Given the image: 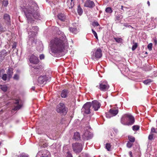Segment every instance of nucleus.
Instances as JSON below:
<instances>
[{
  "label": "nucleus",
  "mask_w": 157,
  "mask_h": 157,
  "mask_svg": "<svg viewBox=\"0 0 157 157\" xmlns=\"http://www.w3.org/2000/svg\"><path fill=\"white\" fill-rule=\"evenodd\" d=\"M51 49L54 53H58L62 52L68 47L67 40L63 32L60 33V35L51 41Z\"/></svg>",
  "instance_id": "nucleus-1"
},
{
  "label": "nucleus",
  "mask_w": 157,
  "mask_h": 157,
  "mask_svg": "<svg viewBox=\"0 0 157 157\" xmlns=\"http://www.w3.org/2000/svg\"><path fill=\"white\" fill-rule=\"evenodd\" d=\"M38 8L36 5L34 4L30 7L26 8L24 12L29 23H33L34 19L40 20L41 18L38 11Z\"/></svg>",
  "instance_id": "nucleus-2"
},
{
  "label": "nucleus",
  "mask_w": 157,
  "mask_h": 157,
  "mask_svg": "<svg viewBox=\"0 0 157 157\" xmlns=\"http://www.w3.org/2000/svg\"><path fill=\"white\" fill-rule=\"evenodd\" d=\"M135 122L134 117L130 114H126L123 115L121 119V123L124 125H131Z\"/></svg>",
  "instance_id": "nucleus-3"
},
{
  "label": "nucleus",
  "mask_w": 157,
  "mask_h": 157,
  "mask_svg": "<svg viewBox=\"0 0 157 157\" xmlns=\"http://www.w3.org/2000/svg\"><path fill=\"white\" fill-rule=\"evenodd\" d=\"M56 111L60 113L66 114L67 111V108L64 104L60 102L57 106Z\"/></svg>",
  "instance_id": "nucleus-4"
},
{
  "label": "nucleus",
  "mask_w": 157,
  "mask_h": 157,
  "mask_svg": "<svg viewBox=\"0 0 157 157\" xmlns=\"http://www.w3.org/2000/svg\"><path fill=\"white\" fill-rule=\"evenodd\" d=\"M83 144L79 143H76L72 144L73 151L76 154L80 152L83 149Z\"/></svg>",
  "instance_id": "nucleus-5"
},
{
  "label": "nucleus",
  "mask_w": 157,
  "mask_h": 157,
  "mask_svg": "<svg viewBox=\"0 0 157 157\" xmlns=\"http://www.w3.org/2000/svg\"><path fill=\"white\" fill-rule=\"evenodd\" d=\"M92 59H98L101 58L102 56V51L100 48H98L94 50L91 52Z\"/></svg>",
  "instance_id": "nucleus-6"
},
{
  "label": "nucleus",
  "mask_w": 157,
  "mask_h": 157,
  "mask_svg": "<svg viewBox=\"0 0 157 157\" xmlns=\"http://www.w3.org/2000/svg\"><path fill=\"white\" fill-rule=\"evenodd\" d=\"M92 106V104L91 102H87L83 106L82 109V112H83L84 114H90V108Z\"/></svg>",
  "instance_id": "nucleus-7"
},
{
  "label": "nucleus",
  "mask_w": 157,
  "mask_h": 157,
  "mask_svg": "<svg viewBox=\"0 0 157 157\" xmlns=\"http://www.w3.org/2000/svg\"><path fill=\"white\" fill-rule=\"evenodd\" d=\"M36 157H50V155L48 150H42L38 152Z\"/></svg>",
  "instance_id": "nucleus-8"
},
{
  "label": "nucleus",
  "mask_w": 157,
  "mask_h": 157,
  "mask_svg": "<svg viewBox=\"0 0 157 157\" xmlns=\"http://www.w3.org/2000/svg\"><path fill=\"white\" fill-rule=\"evenodd\" d=\"M109 88V86L106 81H101L99 83V89L101 90L105 91Z\"/></svg>",
  "instance_id": "nucleus-9"
},
{
  "label": "nucleus",
  "mask_w": 157,
  "mask_h": 157,
  "mask_svg": "<svg viewBox=\"0 0 157 157\" xmlns=\"http://www.w3.org/2000/svg\"><path fill=\"white\" fill-rule=\"evenodd\" d=\"M118 111L117 109H111L109 110V112L106 113V116L107 118H110L111 117L115 116L117 115Z\"/></svg>",
  "instance_id": "nucleus-10"
},
{
  "label": "nucleus",
  "mask_w": 157,
  "mask_h": 157,
  "mask_svg": "<svg viewBox=\"0 0 157 157\" xmlns=\"http://www.w3.org/2000/svg\"><path fill=\"white\" fill-rule=\"evenodd\" d=\"M93 136V134L87 129L84 131L82 137L84 140H88L91 139Z\"/></svg>",
  "instance_id": "nucleus-11"
},
{
  "label": "nucleus",
  "mask_w": 157,
  "mask_h": 157,
  "mask_svg": "<svg viewBox=\"0 0 157 157\" xmlns=\"http://www.w3.org/2000/svg\"><path fill=\"white\" fill-rule=\"evenodd\" d=\"M27 30L29 32L28 33L29 35H31L30 33H32V35L31 36L33 37L35 35V33H37L38 31L39 28L37 26H36L30 27L29 28H28Z\"/></svg>",
  "instance_id": "nucleus-12"
},
{
  "label": "nucleus",
  "mask_w": 157,
  "mask_h": 157,
  "mask_svg": "<svg viewBox=\"0 0 157 157\" xmlns=\"http://www.w3.org/2000/svg\"><path fill=\"white\" fill-rule=\"evenodd\" d=\"M47 80V78L45 75H41L37 79V81L39 85L45 84Z\"/></svg>",
  "instance_id": "nucleus-13"
},
{
  "label": "nucleus",
  "mask_w": 157,
  "mask_h": 157,
  "mask_svg": "<svg viewBox=\"0 0 157 157\" xmlns=\"http://www.w3.org/2000/svg\"><path fill=\"white\" fill-rule=\"evenodd\" d=\"M29 60L31 63L35 64H38L39 62V60L38 56H36L33 54L31 55L30 56Z\"/></svg>",
  "instance_id": "nucleus-14"
},
{
  "label": "nucleus",
  "mask_w": 157,
  "mask_h": 157,
  "mask_svg": "<svg viewBox=\"0 0 157 157\" xmlns=\"http://www.w3.org/2000/svg\"><path fill=\"white\" fill-rule=\"evenodd\" d=\"M92 106L94 110L96 111L98 110L100 108L101 104L96 100H94L91 102Z\"/></svg>",
  "instance_id": "nucleus-15"
},
{
  "label": "nucleus",
  "mask_w": 157,
  "mask_h": 157,
  "mask_svg": "<svg viewBox=\"0 0 157 157\" xmlns=\"http://www.w3.org/2000/svg\"><path fill=\"white\" fill-rule=\"evenodd\" d=\"M84 6L90 8H92L95 6L94 2L90 0H86L85 2Z\"/></svg>",
  "instance_id": "nucleus-16"
},
{
  "label": "nucleus",
  "mask_w": 157,
  "mask_h": 157,
  "mask_svg": "<svg viewBox=\"0 0 157 157\" xmlns=\"http://www.w3.org/2000/svg\"><path fill=\"white\" fill-rule=\"evenodd\" d=\"M3 19L5 23L7 25H10L11 23L10 16L8 14H5L3 16Z\"/></svg>",
  "instance_id": "nucleus-17"
},
{
  "label": "nucleus",
  "mask_w": 157,
  "mask_h": 157,
  "mask_svg": "<svg viewBox=\"0 0 157 157\" xmlns=\"http://www.w3.org/2000/svg\"><path fill=\"white\" fill-rule=\"evenodd\" d=\"M13 69L11 67H9L6 72L8 75V80H10V78L12 77L13 74Z\"/></svg>",
  "instance_id": "nucleus-18"
},
{
  "label": "nucleus",
  "mask_w": 157,
  "mask_h": 157,
  "mask_svg": "<svg viewBox=\"0 0 157 157\" xmlns=\"http://www.w3.org/2000/svg\"><path fill=\"white\" fill-rule=\"evenodd\" d=\"M20 100L17 99L15 100L14 101V103L16 105L15 107L14 108V110H16L19 109L21 107V105L20 104Z\"/></svg>",
  "instance_id": "nucleus-19"
},
{
  "label": "nucleus",
  "mask_w": 157,
  "mask_h": 157,
  "mask_svg": "<svg viewBox=\"0 0 157 157\" xmlns=\"http://www.w3.org/2000/svg\"><path fill=\"white\" fill-rule=\"evenodd\" d=\"M7 55V52L5 49L0 52V60L2 61Z\"/></svg>",
  "instance_id": "nucleus-20"
},
{
  "label": "nucleus",
  "mask_w": 157,
  "mask_h": 157,
  "mask_svg": "<svg viewBox=\"0 0 157 157\" xmlns=\"http://www.w3.org/2000/svg\"><path fill=\"white\" fill-rule=\"evenodd\" d=\"M58 18L60 20L64 21L67 18L66 16L63 13H59L57 16Z\"/></svg>",
  "instance_id": "nucleus-21"
},
{
  "label": "nucleus",
  "mask_w": 157,
  "mask_h": 157,
  "mask_svg": "<svg viewBox=\"0 0 157 157\" xmlns=\"http://www.w3.org/2000/svg\"><path fill=\"white\" fill-rule=\"evenodd\" d=\"M75 0H68L67 2V5L69 9L72 8L74 6Z\"/></svg>",
  "instance_id": "nucleus-22"
},
{
  "label": "nucleus",
  "mask_w": 157,
  "mask_h": 157,
  "mask_svg": "<svg viewBox=\"0 0 157 157\" xmlns=\"http://www.w3.org/2000/svg\"><path fill=\"white\" fill-rule=\"evenodd\" d=\"M69 92L67 90H63L61 92V96L62 98H66Z\"/></svg>",
  "instance_id": "nucleus-23"
},
{
  "label": "nucleus",
  "mask_w": 157,
  "mask_h": 157,
  "mask_svg": "<svg viewBox=\"0 0 157 157\" xmlns=\"http://www.w3.org/2000/svg\"><path fill=\"white\" fill-rule=\"evenodd\" d=\"M34 69L33 70V72L34 74L35 75H37L39 73L40 67L39 66H36L33 67Z\"/></svg>",
  "instance_id": "nucleus-24"
},
{
  "label": "nucleus",
  "mask_w": 157,
  "mask_h": 157,
  "mask_svg": "<svg viewBox=\"0 0 157 157\" xmlns=\"http://www.w3.org/2000/svg\"><path fill=\"white\" fill-rule=\"evenodd\" d=\"M80 135L79 133L78 132H76L74 133L73 138L76 140H79L80 139Z\"/></svg>",
  "instance_id": "nucleus-25"
},
{
  "label": "nucleus",
  "mask_w": 157,
  "mask_h": 157,
  "mask_svg": "<svg viewBox=\"0 0 157 157\" xmlns=\"http://www.w3.org/2000/svg\"><path fill=\"white\" fill-rule=\"evenodd\" d=\"M39 144L41 147H46L48 145V144L46 143L45 142H42V141H40Z\"/></svg>",
  "instance_id": "nucleus-26"
},
{
  "label": "nucleus",
  "mask_w": 157,
  "mask_h": 157,
  "mask_svg": "<svg viewBox=\"0 0 157 157\" xmlns=\"http://www.w3.org/2000/svg\"><path fill=\"white\" fill-rule=\"evenodd\" d=\"M64 153L66 157H73L72 154L68 151H64Z\"/></svg>",
  "instance_id": "nucleus-27"
},
{
  "label": "nucleus",
  "mask_w": 157,
  "mask_h": 157,
  "mask_svg": "<svg viewBox=\"0 0 157 157\" xmlns=\"http://www.w3.org/2000/svg\"><path fill=\"white\" fill-rule=\"evenodd\" d=\"M70 31L73 34H76L77 32V30L76 28H70L69 29Z\"/></svg>",
  "instance_id": "nucleus-28"
},
{
  "label": "nucleus",
  "mask_w": 157,
  "mask_h": 157,
  "mask_svg": "<svg viewBox=\"0 0 157 157\" xmlns=\"http://www.w3.org/2000/svg\"><path fill=\"white\" fill-rule=\"evenodd\" d=\"M77 12L80 15H81L83 13V10L79 6H78V7Z\"/></svg>",
  "instance_id": "nucleus-29"
},
{
  "label": "nucleus",
  "mask_w": 157,
  "mask_h": 157,
  "mask_svg": "<svg viewBox=\"0 0 157 157\" xmlns=\"http://www.w3.org/2000/svg\"><path fill=\"white\" fill-rule=\"evenodd\" d=\"M122 18L123 17L121 14H117L115 16V20H119L122 19Z\"/></svg>",
  "instance_id": "nucleus-30"
},
{
  "label": "nucleus",
  "mask_w": 157,
  "mask_h": 157,
  "mask_svg": "<svg viewBox=\"0 0 157 157\" xmlns=\"http://www.w3.org/2000/svg\"><path fill=\"white\" fill-rule=\"evenodd\" d=\"M114 39L115 41L118 43H121L123 41V39L119 37H114Z\"/></svg>",
  "instance_id": "nucleus-31"
},
{
  "label": "nucleus",
  "mask_w": 157,
  "mask_h": 157,
  "mask_svg": "<svg viewBox=\"0 0 157 157\" xmlns=\"http://www.w3.org/2000/svg\"><path fill=\"white\" fill-rule=\"evenodd\" d=\"M128 139L129 141V142L133 143L135 141V138L133 136H128Z\"/></svg>",
  "instance_id": "nucleus-32"
},
{
  "label": "nucleus",
  "mask_w": 157,
  "mask_h": 157,
  "mask_svg": "<svg viewBox=\"0 0 157 157\" xmlns=\"http://www.w3.org/2000/svg\"><path fill=\"white\" fill-rule=\"evenodd\" d=\"M2 78L4 81L8 80V75L6 74H3L1 77Z\"/></svg>",
  "instance_id": "nucleus-33"
},
{
  "label": "nucleus",
  "mask_w": 157,
  "mask_h": 157,
  "mask_svg": "<svg viewBox=\"0 0 157 157\" xmlns=\"http://www.w3.org/2000/svg\"><path fill=\"white\" fill-rule=\"evenodd\" d=\"M1 88L3 91L6 92L7 90L8 87L6 85H4L2 86Z\"/></svg>",
  "instance_id": "nucleus-34"
},
{
  "label": "nucleus",
  "mask_w": 157,
  "mask_h": 157,
  "mask_svg": "<svg viewBox=\"0 0 157 157\" xmlns=\"http://www.w3.org/2000/svg\"><path fill=\"white\" fill-rule=\"evenodd\" d=\"M152 82V80L151 79H147L143 81V83L146 85H147Z\"/></svg>",
  "instance_id": "nucleus-35"
},
{
  "label": "nucleus",
  "mask_w": 157,
  "mask_h": 157,
  "mask_svg": "<svg viewBox=\"0 0 157 157\" xmlns=\"http://www.w3.org/2000/svg\"><path fill=\"white\" fill-rule=\"evenodd\" d=\"M111 145L109 143H107L106 144L105 148L108 151L110 150Z\"/></svg>",
  "instance_id": "nucleus-36"
},
{
  "label": "nucleus",
  "mask_w": 157,
  "mask_h": 157,
  "mask_svg": "<svg viewBox=\"0 0 157 157\" xmlns=\"http://www.w3.org/2000/svg\"><path fill=\"white\" fill-rule=\"evenodd\" d=\"M105 11L106 12L109 13H112V12L111 8L109 7L106 8Z\"/></svg>",
  "instance_id": "nucleus-37"
},
{
  "label": "nucleus",
  "mask_w": 157,
  "mask_h": 157,
  "mask_svg": "<svg viewBox=\"0 0 157 157\" xmlns=\"http://www.w3.org/2000/svg\"><path fill=\"white\" fill-rule=\"evenodd\" d=\"M6 29L5 28L3 27L1 24L0 23V32H5Z\"/></svg>",
  "instance_id": "nucleus-38"
},
{
  "label": "nucleus",
  "mask_w": 157,
  "mask_h": 157,
  "mask_svg": "<svg viewBox=\"0 0 157 157\" xmlns=\"http://www.w3.org/2000/svg\"><path fill=\"white\" fill-rule=\"evenodd\" d=\"M132 129L134 131H136L139 129L140 127L139 126L135 125H134L132 127Z\"/></svg>",
  "instance_id": "nucleus-39"
},
{
  "label": "nucleus",
  "mask_w": 157,
  "mask_h": 157,
  "mask_svg": "<svg viewBox=\"0 0 157 157\" xmlns=\"http://www.w3.org/2000/svg\"><path fill=\"white\" fill-rule=\"evenodd\" d=\"M133 145V143L129 141L128 142L127 144V147L129 148H131Z\"/></svg>",
  "instance_id": "nucleus-40"
},
{
  "label": "nucleus",
  "mask_w": 157,
  "mask_h": 157,
  "mask_svg": "<svg viewBox=\"0 0 157 157\" xmlns=\"http://www.w3.org/2000/svg\"><path fill=\"white\" fill-rule=\"evenodd\" d=\"M8 4V1L7 0H4L2 2V5L4 6H6Z\"/></svg>",
  "instance_id": "nucleus-41"
},
{
  "label": "nucleus",
  "mask_w": 157,
  "mask_h": 157,
  "mask_svg": "<svg viewBox=\"0 0 157 157\" xmlns=\"http://www.w3.org/2000/svg\"><path fill=\"white\" fill-rule=\"evenodd\" d=\"M137 47V43H135L132 46V50L133 51L135 50Z\"/></svg>",
  "instance_id": "nucleus-42"
},
{
  "label": "nucleus",
  "mask_w": 157,
  "mask_h": 157,
  "mask_svg": "<svg viewBox=\"0 0 157 157\" xmlns=\"http://www.w3.org/2000/svg\"><path fill=\"white\" fill-rule=\"evenodd\" d=\"M92 25L95 26H98L99 25V24L97 21H94L92 23Z\"/></svg>",
  "instance_id": "nucleus-43"
},
{
  "label": "nucleus",
  "mask_w": 157,
  "mask_h": 157,
  "mask_svg": "<svg viewBox=\"0 0 157 157\" xmlns=\"http://www.w3.org/2000/svg\"><path fill=\"white\" fill-rule=\"evenodd\" d=\"M92 31L94 35V36L95 37L96 39H98V37L97 36V33L95 31H94L93 29H92Z\"/></svg>",
  "instance_id": "nucleus-44"
},
{
  "label": "nucleus",
  "mask_w": 157,
  "mask_h": 157,
  "mask_svg": "<svg viewBox=\"0 0 157 157\" xmlns=\"http://www.w3.org/2000/svg\"><path fill=\"white\" fill-rule=\"evenodd\" d=\"M152 43L149 44L147 45V48L150 51L152 50Z\"/></svg>",
  "instance_id": "nucleus-45"
},
{
  "label": "nucleus",
  "mask_w": 157,
  "mask_h": 157,
  "mask_svg": "<svg viewBox=\"0 0 157 157\" xmlns=\"http://www.w3.org/2000/svg\"><path fill=\"white\" fill-rule=\"evenodd\" d=\"M13 78L14 79L18 80L19 78V76L17 74H15L14 75Z\"/></svg>",
  "instance_id": "nucleus-46"
},
{
  "label": "nucleus",
  "mask_w": 157,
  "mask_h": 157,
  "mask_svg": "<svg viewBox=\"0 0 157 157\" xmlns=\"http://www.w3.org/2000/svg\"><path fill=\"white\" fill-rule=\"evenodd\" d=\"M20 157H29V155L25 153H22L20 155Z\"/></svg>",
  "instance_id": "nucleus-47"
},
{
  "label": "nucleus",
  "mask_w": 157,
  "mask_h": 157,
  "mask_svg": "<svg viewBox=\"0 0 157 157\" xmlns=\"http://www.w3.org/2000/svg\"><path fill=\"white\" fill-rule=\"evenodd\" d=\"M4 71V70L2 69H0V77H2Z\"/></svg>",
  "instance_id": "nucleus-48"
},
{
  "label": "nucleus",
  "mask_w": 157,
  "mask_h": 157,
  "mask_svg": "<svg viewBox=\"0 0 157 157\" xmlns=\"http://www.w3.org/2000/svg\"><path fill=\"white\" fill-rule=\"evenodd\" d=\"M124 26L126 27H128V28H132V26L130 25H129L128 23H124Z\"/></svg>",
  "instance_id": "nucleus-49"
},
{
  "label": "nucleus",
  "mask_w": 157,
  "mask_h": 157,
  "mask_svg": "<svg viewBox=\"0 0 157 157\" xmlns=\"http://www.w3.org/2000/svg\"><path fill=\"white\" fill-rule=\"evenodd\" d=\"M153 135L152 133L150 134L148 136V139L150 140H151L153 138Z\"/></svg>",
  "instance_id": "nucleus-50"
},
{
  "label": "nucleus",
  "mask_w": 157,
  "mask_h": 157,
  "mask_svg": "<svg viewBox=\"0 0 157 157\" xmlns=\"http://www.w3.org/2000/svg\"><path fill=\"white\" fill-rule=\"evenodd\" d=\"M44 54H41L40 56V59H44Z\"/></svg>",
  "instance_id": "nucleus-51"
},
{
  "label": "nucleus",
  "mask_w": 157,
  "mask_h": 157,
  "mask_svg": "<svg viewBox=\"0 0 157 157\" xmlns=\"http://www.w3.org/2000/svg\"><path fill=\"white\" fill-rule=\"evenodd\" d=\"M151 132H156L155 129L154 128H152L151 129Z\"/></svg>",
  "instance_id": "nucleus-52"
},
{
  "label": "nucleus",
  "mask_w": 157,
  "mask_h": 157,
  "mask_svg": "<svg viewBox=\"0 0 157 157\" xmlns=\"http://www.w3.org/2000/svg\"><path fill=\"white\" fill-rule=\"evenodd\" d=\"M129 154L130 155L131 157H132V152L131 151H129Z\"/></svg>",
  "instance_id": "nucleus-53"
},
{
  "label": "nucleus",
  "mask_w": 157,
  "mask_h": 157,
  "mask_svg": "<svg viewBox=\"0 0 157 157\" xmlns=\"http://www.w3.org/2000/svg\"><path fill=\"white\" fill-rule=\"evenodd\" d=\"M35 89V87L34 86H33L31 88V89L33 90H34Z\"/></svg>",
  "instance_id": "nucleus-54"
},
{
  "label": "nucleus",
  "mask_w": 157,
  "mask_h": 157,
  "mask_svg": "<svg viewBox=\"0 0 157 157\" xmlns=\"http://www.w3.org/2000/svg\"><path fill=\"white\" fill-rule=\"evenodd\" d=\"M147 4L148 5V6H149L150 5V2L149 1H148L147 2Z\"/></svg>",
  "instance_id": "nucleus-55"
},
{
  "label": "nucleus",
  "mask_w": 157,
  "mask_h": 157,
  "mask_svg": "<svg viewBox=\"0 0 157 157\" xmlns=\"http://www.w3.org/2000/svg\"><path fill=\"white\" fill-rule=\"evenodd\" d=\"M154 42H155V44H156L157 42V40H154Z\"/></svg>",
  "instance_id": "nucleus-56"
},
{
  "label": "nucleus",
  "mask_w": 157,
  "mask_h": 157,
  "mask_svg": "<svg viewBox=\"0 0 157 157\" xmlns=\"http://www.w3.org/2000/svg\"><path fill=\"white\" fill-rule=\"evenodd\" d=\"M55 28L56 29H58V28L56 27H55Z\"/></svg>",
  "instance_id": "nucleus-57"
},
{
  "label": "nucleus",
  "mask_w": 157,
  "mask_h": 157,
  "mask_svg": "<svg viewBox=\"0 0 157 157\" xmlns=\"http://www.w3.org/2000/svg\"><path fill=\"white\" fill-rule=\"evenodd\" d=\"M123 6H121V9H123Z\"/></svg>",
  "instance_id": "nucleus-58"
},
{
  "label": "nucleus",
  "mask_w": 157,
  "mask_h": 157,
  "mask_svg": "<svg viewBox=\"0 0 157 157\" xmlns=\"http://www.w3.org/2000/svg\"><path fill=\"white\" fill-rule=\"evenodd\" d=\"M81 155H82V154H80V155L79 156V157H80V156H81Z\"/></svg>",
  "instance_id": "nucleus-59"
},
{
  "label": "nucleus",
  "mask_w": 157,
  "mask_h": 157,
  "mask_svg": "<svg viewBox=\"0 0 157 157\" xmlns=\"http://www.w3.org/2000/svg\"><path fill=\"white\" fill-rule=\"evenodd\" d=\"M1 143L0 142V145H1Z\"/></svg>",
  "instance_id": "nucleus-60"
},
{
  "label": "nucleus",
  "mask_w": 157,
  "mask_h": 157,
  "mask_svg": "<svg viewBox=\"0 0 157 157\" xmlns=\"http://www.w3.org/2000/svg\"><path fill=\"white\" fill-rule=\"evenodd\" d=\"M65 148V147H64V148H63V149H64H64Z\"/></svg>",
  "instance_id": "nucleus-61"
},
{
  "label": "nucleus",
  "mask_w": 157,
  "mask_h": 157,
  "mask_svg": "<svg viewBox=\"0 0 157 157\" xmlns=\"http://www.w3.org/2000/svg\"><path fill=\"white\" fill-rule=\"evenodd\" d=\"M12 48H14V47H13H13H12Z\"/></svg>",
  "instance_id": "nucleus-62"
}]
</instances>
